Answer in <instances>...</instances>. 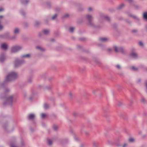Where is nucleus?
<instances>
[{
  "label": "nucleus",
  "instance_id": "1",
  "mask_svg": "<svg viewBox=\"0 0 147 147\" xmlns=\"http://www.w3.org/2000/svg\"><path fill=\"white\" fill-rule=\"evenodd\" d=\"M2 47L3 49H5L7 47V45L6 44H3L2 45Z\"/></svg>",
  "mask_w": 147,
  "mask_h": 147
},
{
  "label": "nucleus",
  "instance_id": "2",
  "mask_svg": "<svg viewBox=\"0 0 147 147\" xmlns=\"http://www.w3.org/2000/svg\"><path fill=\"white\" fill-rule=\"evenodd\" d=\"M143 16L145 19H147V12L144 13Z\"/></svg>",
  "mask_w": 147,
  "mask_h": 147
},
{
  "label": "nucleus",
  "instance_id": "3",
  "mask_svg": "<svg viewBox=\"0 0 147 147\" xmlns=\"http://www.w3.org/2000/svg\"><path fill=\"white\" fill-rule=\"evenodd\" d=\"M34 117V115L33 114H30L29 116V118L30 119H32Z\"/></svg>",
  "mask_w": 147,
  "mask_h": 147
},
{
  "label": "nucleus",
  "instance_id": "4",
  "mask_svg": "<svg viewBox=\"0 0 147 147\" xmlns=\"http://www.w3.org/2000/svg\"><path fill=\"white\" fill-rule=\"evenodd\" d=\"M19 31V30L17 28H16L14 32L16 33H17Z\"/></svg>",
  "mask_w": 147,
  "mask_h": 147
},
{
  "label": "nucleus",
  "instance_id": "5",
  "mask_svg": "<svg viewBox=\"0 0 147 147\" xmlns=\"http://www.w3.org/2000/svg\"><path fill=\"white\" fill-rule=\"evenodd\" d=\"M69 95L70 97H72L73 96V94L71 92H69Z\"/></svg>",
  "mask_w": 147,
  "mask_h": 147
},
{
  "label": "nucleus",
  "instance_id": "6",
  "mask_svg": "<svg viewBox=\"0 0 147 147\" xmlns=\"http://www.w3.org/2000/svg\"><path fill=\"white\" fill-rule=\"evenodd\" d=\"M46 116V115L45 114H43L42 115L41 117L42 118H44Z\"/></svg>",
  "mask_w": 147,
  "mask_h": 147
},
{
  "label": "nucleus",
  "instance_id": "7",
  "mask_svg": "<svg viewBox=\"0 0 147 147\" xmlns=\"http://www.w3.org/2000/svg\"><path fill=\"white\" fill-rule=\"evenodd\" d=\"M74 29L73 28H70V31L71 32H72L74 30Z\"/></svg>",
  "mask_w": 147,
  "mask_h": 147
},
{
  "label": "nucleus",
  "instance_id": "8",
  "mask_svg": "<svg viewBox=\"0 0 147 147\" xmlns=\"http://www.w3.org/2000/svg\"><path fill=\"white\" fill-rule=\"evenodd\" d=\"M106 40H107V39L105 38H103L101 39V40L102 41H105Z\"/></svg>",
  "mask_w": 147,
  "mask_h": 147
},
{
  "label": "nucleus",
  "instance_id": "9",
  "mask_svg": "<svg viewBox=\"0 0 147 147\" xmlns=\"http://www.w3.org/2000/svg\"><path fill=\"white\" fill-rule=\"evenodd\" d=\"M30 55H29V54H27V55H26L24 56V57H29L30 56Z\"/></svg>",
  "mask_w": 147,
  "mask_h": 147
},
{
  "label": "nucleus",
  "instance_id": "10",
  "mask_svg": "<svg viewBox=\"0 0 147 147\" xmlns=\"http://www.w3.org/2000/svg\"><path fill=\"white\" fill-rule=\"evenodd\" d=\"M134 140V139H130V140H129L130 142H132Z\"/></svg>",
  "mask_w": 147,
  "mask_h": 147
},
{
  "label": "nucleus",
  "instance_id": "11",
  "mask_svg": "<svg viewBox=\"0 0 147 147\" xmlns=\"http://www.w3.org/2000/svg\"><path fill=\"white\" fill-rule=\"evenodd\" d=\"M51 143H52V142L51 141H49V144H51Z\"/></svg>",
  "mask_w": 147,
  "mask_h": 147
},
{
  "label": "nucleus",
  "instance_id": "12",
  "mask_svg": "<svg viewBox=\"0 0 147 147\" xmlns=\"http://www.w3.org/2000/svg\"><path fill=\"white\" fill-rule=\"evenodd\" d=\"M140 45H143V43H142V42H140Z\"/></svg>",
  "mask_w": 147,
  "mask_h": 147
},
{
  "label": "nucleus",
  "instance_id": "13",
  "mask_svg": "<svg viewBox=\"0 0 147 147\" xmlns=\"http://www.w3.org/2000/svg\"><path fill=\"white\" fill-rule=\"evenodd\" d=\"M44 32L45 33H47L48 32V31L47 30H45Z\"/></svg>",
  "mask_w": 147,
  "mask_h": 147
},
{
  "label": "nucleus",
  "instance_id": "14",
  "mask_svg": "<svg viewBox=\"0 0 147 147\" xmlns=\"http://www.w3.org/2000/svg\"><path fill=\"white\" fill-rule=\"evenodd\" d=\"M56 15H55L53 17V19H54L55 18V17H56Z\"/></svg>",
  "mask_w": 147,
  "mask_h": 147
},
{
  "label": "nucleus",
  "instance_id": "15",
  "mask_svg": "<svg viewBox=\"0 0 147 147\" xmlns=\"http://www.w3.org/2000/svg\"><path fill=\"white\" fill-rule=\"evenodd\" d=\"M117 67L119 68L120 67L119 65H117Z\"/></svg>",
  "mask_w": 147,
  "mask_h": 147
},
{
  "label": "nucleus",
  "instance_id": "16",
  "mask_svg": "<svg viewBox=\"0 0 147 147\" xmlns=\"http://www.w3.org/2000/svg\"><path fill=\"white\" fill-rule=\"evenodd\" d=\"M115 51L116 52H117V48L116 47H115Z\"/></svg>",
  "mask_w": 147,
  "mask_h": 147
},
{
  "label": "nucleus",
  "instance_id": "17",
  "mask_svg": "<svg viewBox=\"0 0 147 147\" xmlns=\"http://www.w3.org/2000/svg\"><path fill=\"white\" fill-rule=\"evenodd\" d=\"M2 28V27L1 26H0V30Z\"/></svg>",
  "mask_w": 147,
  "mask_h": 147
},
{
  "label": "nucleus",
  "instance_id": "18",
  "mask_svg": "<svg viewBox=\"0 0 147 147\" xmlns=\"http://www.w3.org/2000/svg\"><path fill=\"white\" fill-rule=\"evenodd\" d=\"M2 10V9H0V11H1Z\"/></svg>",
  "mask_w": 147,
  "mask_h": 147
},
{
  "label": "nucleus",
  "instance_id": "19",
  "mask_svg": "<svg viewBox=\"0 0 147 147\" xmlns=\"http://www.w3.org/2000/svg\"><path fill=\"white\" fill-rule=\"evenodd\" d=\"M133 69H134V67H133Z\"/></svg>",
  "mask_w": 147,
  "mask_h": 147
},
{
  "label": "nucleus",
  "instance_id": "20",
  "mask_svg": "<svg viewBox=\"0 0 147 147\" xmlns=\"http://www.w3.org/2000/svg\"><path fill=\"white\" fill-rule=\"evenodd\" d=\"M125 145H124V146H123V147H125Z\"/></svg>",
  "mask_w": 147,
  "mask_h": 147
}]
</instances>
